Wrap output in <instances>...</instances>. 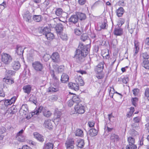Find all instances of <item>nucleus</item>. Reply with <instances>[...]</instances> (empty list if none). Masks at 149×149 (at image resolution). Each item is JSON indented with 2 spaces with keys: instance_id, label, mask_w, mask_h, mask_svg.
Masks as SVG:
<instances>
[{
  "instance_id": "41",
  "label": "nucleus",
  "mask_w": 149,
  "mask_h": 149,
  "mask_svg": "<svg viewBox=\"0 0 149 149\" xmlns=\"http://www.w3.org/2000/svg\"><path fill=\"white\" fill-rule=\"evenodd\" d=\"M33 20L36 22H40L41 20L42 17L40 15H35L33 16Z\"/></svg>"
},
{
  "instance_id": "36",
  "label": "nucleus",
  "mask_w": 149,
  "mask_h": 149,
  "mask_svg": "<svg viewBox=\"0 0 149 149\" xmlns=\"http://www.w3.org/2000/svg\"><path fill=\"white\" fill-rule=\"evenodd\" d=\"M89 135L92 137L96 136L97 134V131L95 129H91L89 130Z\"/></svg>"
},
{
  "instance_id": "57",
  "label": "nucleus",
  "mask_w": 149,
  "mask_h": 149,
  "mask_svg": "<svg viewBox=\"0 0 149 149\" xmlns=\"http://www.w3.org/2000/svg\"><path fill=\"white\" fill-rule=\"evenodd\" d=\"M139 91V90L137 88L134 89L133 90V94L135 96L138 95Z\"/></svg>"
},
{
  "instance_id": "35",
  "label": "nucleus",
  "mask_w": 149,
  "mask_h": 149,
  "mask_svg": "<svg viewBox=\"0 0 149 149\" xmlns=\"http://www.w3.org/2000/svg\"><path fill=\"white\" fill-rule=\"evenodd\" d=\"M114 33L116 36H120L123 34V30L121 28H116L114 31Z\"/></svg>"
},
{
  "instance_id": "18",
  "label": "nucleus",
  "mask_w": 149,
  "mask_h": 149,
  "mask_svg": "<svg viewBox=\"0 0 149 149\" xmlns=\"http://www.w3.org/2000/svg\"><path fill=\"white\" fill-rule=\"evenodd\" d=\"M76 14L78 19L82 21L85 20L86 18V15L84 13L81 12H76Z\"/></svg>"
},
{
  "instance_id": "16",
  "label": "nucleus",
  "mask_w": 149,
  "mask_h": 149,
  "mask_svg": "<svg viewBox=\"0 0 149 149\" xmlns=\"http://www.w3.org/2000/svg\"><path fill=\"white\" fill-rule=\"evenodd\" d=\"M139 43L137 40H134V55L135 56L138 53L139 48Z\"/></svg>"
},
{
  "instance_id": "61",
  "label": "nucleus",
  "mask_w": 149,
  "mask_h": 149,
  "mask_svg": "<svg viewBox=\"0 0 149 149\" xmlns=\"http://www.w3.org/2000/svg\"><path fill=\"white\" fill-rule=\"evenodd\" d=\"M134 129L131 130V134L132 136H135L138 134V132L136 131Z\"/></svg>"
},
{
  "instance_id": "60",
  "label": "nucleus",
  "mask_w": 149,
  "mask_h": 149,
  "mask_svg": "<svg viewBox=\"0 0 149 149\" xmlns=\"http://www.w3.org/2000/svg\"><path fill=\"white\" fill-rule=\"evenodd\" d=\"M114 91V88H111V89L109 91V95L110 96V97H111V98H113V94L114 93H111V91H112L113 92V91Z\"/></svg>"
},
{
  "instance_id": "47",
  "label": "nucleus",
  "mask_w": 149,
  "mask_h": 149,
  "mask_svg": "<svg viewBox=\"0 0 149 149\" xmlns=\"http://www.w3.org/2000/svg\"><path fill=\"white\" fill-rule=\"evenodd\" d=\"M131 101L132 105L135 107H136L137 105V103L138 101V99L137 97L132 98Z\"/></svg>"
},
{
  "instance_id": "22",
  "label": "nucleus",
  "mask_w": 149,
  "mask_h": 149,
  "mask_svg": "<svg viewBox=\"0 0 149 149\" xmlns=\"http://www.w3.org/2000/svg\"><path fill=\"white\" fill-rule=\"evenodd\" d=\"M69 77L68 75L65 73H63L61 76V81L62 83H65L68 81Z\"/></svg>"
},
{
  "instance_id": "25",
  "label": "nucleus",
  "mask_w": 149,
  "mask_h": 149,
  "mask_svg": "<svg viewBox=\"0 0 149 149\" xmlns=\"http://www.w3.org/2000/svg\"><path fill=\"white\" fill-rule=\"evenodd\" d=\"M149 58V54L147 52H144L142 53L141 55V61L148 60Z\"/></svg>"
},
{
  "instance_id": "6",
  "label": "nucleus",
  "mask_w": 149,
  "mask_h": 149,
  "mask_svg": "<svg viewBox=\"0 0 149 149\" xmlns=\"http://www.w3.org/2000/svg\"><path fill=\"white\" fill-rule=\"evenodd\" d=\"M53 62L58 63L60 62V58L58 53L57 52L54 53L51 57Z\"/></svg>"
},
{
  "instance_id": "31",
  "label": "nucleus",
  "mask_w": 149,
  "mask_h": 149,
  "mask_svg": "<svg viewBox=\"0 0 149 149\" xmlns=\"http://www.w3.org/2000/svg\"><path fill=\"white\" fill-rule=\"evenodd\" d=\"M31 87L29 85H27L24 86L23 87V89L24 92L29 94L31 91Z\"/></svg>"
},
{
  "instance_id": "3",
  "label": "nucleus",
  "mask_w": 149,
  "mask_h": 149,
  "mask_svg": "<svg viewBox=\"0 0 149 149\" xmlns=\"http://www.w3.org/2000/svg\"><path fill=\"white\" fill-rule=\"evenodd\" d=\"M127 141L129 142L128 145L126 147V149H136L137 146L134 144L135 142L134 139L132 137H129L128 138Z\"/></svg>"
},
{
  "instance_id": "12",
  "label": "nucleus",
  "mask_w": 149,
  "mask_h": 149,
  "mask_svg": "<svg viewBox=\"0 0 149 149\" xmlns=\"http://www.w3.org/2000/svg\"><path fill=\"white\" fill-rule=\"evenodd\" d=\"M43 126L45 127L49 130H52L53 127L51 120H45L43 124Z\"/></svg>"
},
{
  "instance_id": "44",
  "label": "nucleus",
  "mask_w": 149,
  "mask_h": 149,
  "mask_svg": "<svg viewBox=\"0 0 149 149\" xmlns=\"http://www.w3.org/2000/svg\"><path fill=\"white\" fill-rule=\"evenodd\" d=\"M63 10L61 8H56L55 13L56 15L59 17L61 16L62 14L63 13Z\"/></svg>"
},
{
  "instance_id": "17",
  "label": "nucleus",
  "mask_w": 149,
  "mask_h": 149,
  "mask_svg": "<svg viewBox=\"0 0 149 149\" xmlns=\"http://www.w3.org/2000/svg\"><path fill=\"white\" fill-rule=\"evenodd\" d=\"M16 52L17 54L19 55L23 56L24 48L19 45H17L16 46Z\"/></svg>"
},
{
  "instance_id": "30",
  "label": "nucleus",
  "mask_w": 149,
  "mask_h": 149,
  "mask_svg": "<svg viewBox=\"0 0 149 149\" xmlns=\"http://www.w3.org/2000/svg\"><path fill=\"white\" fill-rule=\"evenodd\" d=\"M43 107L42 106H40L38 108H36L34 112L32 113V115H38L40 113H41Z\"/></svg>"
},
{
  "instance_id": "26",
  "label": "nucleus",
  "mask_w": 149,
  "mask_h": 149,
  "mask_svg": "<svg viewBox=\"0 0 149 149\" xmlns=\"http://www.w3.org/2000/svg\"><path fill=\"white\" fill-rule=\"evenodd\" d=\"M76 145L78 147L80 148H82L84 145V140L82 139L78 140L76 143Z\"/></svg>"
},
{
  "instance_id": "52",
  "label": "nucleus",
  "mask_w": 149,
  "mask_h": 149,
  "mask_svg": "<svg viewBox=\"0 0 149 149\" xmlns=\"http://www.w3.org/2000/svg\"><path fill=\"white\" fill-rule=\"evenodd\" d=\"M107 23L106 21H104L100 26V28L103 29H106L107 27Z\"/></svg>"
},
{
  "instance_id": "42",
  "label": "nucleus",
  "mask_w": 149,
  "mask_h": 149,
  "mask_svg": "<svg viewBox=\"0 0 149 149\" xmlns=\"http://www.w3.org/2000/svg\"><path fill=\"white\" fill-rule=\"evenodd\" d=\"M45 36L47 39L49 40H52L54 38V35L50 32L48 33L47 34H46V35H45Z\"/></svg>"
},
{
  "instance_id": "53",
  "label": "nucleus",
  "mask_w": 149,
  "mask_h": 149,
  "mask_svg": "<svg viewBox=\"0 0 149 149\" xmlns=\"http://www.w3.org/2000/svg\"><path fill=\"white\" fill-rule=\"evenodd\" d=\"M43 115L47 117H49L52 114V113L49 111H47L46 112H43Z\"/></svg>"
},
{
  "instance_id": "55",
  "label": "nucleus",
  "mask_w": 149,
  "mask_h": 149,
  "mask_svg": "<svg viewBox=\"0 0 149 149\" xmlns=\"http://www.w3.org/2000/svg\"><path fill=\"white\" fill-rule=\"evenodd\" d=\"M82 32V30L77 29L74 30V33L77 35H80Z\"/></svg>"
},
{
  "instance_id": "4",
  "label": "nucleus",
  "mask_w": 149,
  "mask_h": 149,
  "mask_svg": "<svg viewBox=\"0 0 149 149\" xmlns=\"http://www.w3.org/2000/svg\"><path fill=\"white\" fill-rule=\"evenodd\" d=\"M1 56L2 61L6 64L9 63L12 60L11 56L9 54L6 53H2Z\"/></svg>"
},
{
  "instance_id": "56",
  "label": "nucleus",
  "mask_w": 149,
  "mask_h": 149,
  "mask_svg": "<svg viewBox=\"0 0 149 149\" xmlns=\"http://www.w3.org/2000/svg\"><path fill=\"white\" fill-rule=\"evenodd\" d=\"M11 112L10 113L12 114H14L16 112L17 110L16 107H12L11 108Z\"/></svg>"
},
{
  "instance_id": "2",
  "label": "nucleus",
  "mask_w": 149,
  "mask_h": 149,
  "mask_svg": "<svg viewBox=\"0 0 149 149\" xmlns=\"http://www.w3.org/2000/svg\"><path fill=\"white\" fill-rule=\"evenodd\" d=\"M32 66L36 72H40L42 74H44V72L42 71L44 68L43 65L40 62L37 61L33 62Z\"/></svg>"
},
{
  "instance_id": "11",
  "label": "nucleus",
  "mask_w": 149,
  "mask_h": 149,
  "mask_svg": "<svg viewBox=\"0 0 149 149\" xmlns=\"http://www.w3.org/2000/svg\"><path fill=\"white\" fill-rule=\"evenodd\" d=\"M104 62L102 61L99 63L96 66L95 68V70L97 72H100L102 71L104 68Z\"/></svg>"
},
{
  "instance_id": "62",
  "label": "nucleus",
  "mask_w": 149,
  "mask_h": 149,
  "mask_svg": "<svg viewBox=\"0 0 149 149\" xmlns=\"http://www.w3.org/2000/svg\"><path fill=\"white\" fill-rule=\"evenodd\" d=\"M128 81V77H124L122 80L123 83L124 84H127Z\"/></svg>"
},
{
  "instance_id": "63",
  "label": "nucleus",
  "mask_w": 149,
  "mask_h": 149,
  "mask_svg": "<svg viewBox=\"0 0 149 149\" xmlns=\"http://www.w3.org/2000/svg\"><path fill=\"white\" fill-rule=\"evenodd\" d=\"M88 124L90 127H92L94 126L95 123L93 122H88Z\"/></svg>"
},
{
  "instance_id": "45",
  "label": "nucleus",
  "mask_w": 149,
  "mask_h": 149,
  "mask_svg": "<svg viewBox=\"0 0 149 149\" xmlns=\"http://www.w3.org/2000/svg\"><path fill=\"white\" fill-rule=\"evenodd\" d=\"M59 35L63 40L66 41L68 39L67 35L65 33H61V34Z\"/></svg>"
},
{
  "instance_id": "43",
  "label": "nucleus",
  "mask_w": 149,
  "mask_h": 149,
  "mask_svg": "<svg viewBox=\"0 0 149 149\" xmlns=\"http://www.w3.org/2000/svg\"><path fill=\"white\" fill-rule=\"evenodd\" d=\"M31 14L28 13L24 14L23 17L24 19L26 21L29 22L31 18Z\"/></svg>"
},
{
  "instance_id": "49",
  "label": "nucleus",
  "mask_w": 149,
  "mask_h": 149,
  "mask_svg": "<svg viewBox=\"0 0 149 149\" xmlns=\"http://www.w3.org/2000/svg\"><path fill=\"white\" fill-rule=\"evenodd\" d=\"M132 128L134 129L137 130L140 128L139 124L134 122L132 124Z\"/></svg>"
},
{
  "instance_id": "59",
  "label": "nucleus",
  "mask_w": 149,
  "mask_h": 149,
  "mask_svg": "<svg viewBox=\"0 0 149 149\" xmlns=\"http://www.w3.org/2000/svg\"><path fill=\"white\" fill-rule=\"evenodd\" d=\"M73 103H74V102L72 100H70L68 102V106L70 107H71L73 105Z\"/></svg>"
},
{
  "instance_id": "23",
  "label": "nucleus",
  "mask_w": 149,
  "mask_h": 149,
  "mask_svg": "<svg viewBox=\"0 0 149 149\" xmlns=\"http://www.w3.org/2000/svg\"><path fill=\"white\" fill-rule=\"evenodd\" d=\"M119 136L117 135L114 134H112L110 136V140L111 142H114L117 141L119 140Z\"/></svg>"
},
{
  "instance_id": "64",
  "label": "nucleus",
  "mask_w": 149,
  "mask_h": 149,
  "mask_svg": "<svg viewBox=\"0 0 149 149\" xmlns=\"http://www.w3.org/2000/svg\"><path fill=\"white\" fill-rule=\"evenodd\" d=\"M6 129L3 127L0 128V134H2L5 132Z\"/></svg>"
},
{
  "instance_id": "50",
  "label": "nucleus",
  "mask_w": 149,
  "mask_h": 149,
  "mask_svg": "<svg viewBox=\"0 0 149 149\" xmlns=\"http://www.w3.org/2000/svg\"><path fill=\"white\" fill-rule=\"evenodd\" d=\"M134 122L139 123L141 121V118L140 116L134 117L133 119Z\"/></svg>"
},
{
  "instance_id": "38",
  "label": "nucleus",
  "mask_w": 149,
  "mask_h": 149,
  "mask_svg": "<svg viewBox=\"0 0 149 149\" xmlns=\"http://www.w3.org/2000/svg\"><path fill=\"white\" fill-rule=\"evenodd\" d=\"M58 86H55V87L51 86L49 88V92H56L58 90Z\"/></svg>"
},
{
  "instance_id": "54",
  "label": "nucleus",
  "mask_w": 149,
  "mask_h": 149,
  "mask_svg": "<svg viewBox=\"0 0 149 149\" xmlns=\"http://www.w3.org/2000/svg\"><path fill=\"white\" fill-rule=\"evenodd\" d=\"M64 66L63 65L59 66L57 68V71L58 73L61 72L63 71Z\"/></svg>"
},
{
  "instance_id": "19",
  "label": "nucleus",
  "mask_w": 149,
  "mask_h": 149,
  "mask_svg": "<svg viewBox=\"0 0 149 149\" xmlns=\"http://www.w3.org/2000/svg\"><path fill=\"white\" fill-rule=\"evenodd\" d=\"M69 21L74 24L76 23L78 21V19L77 14L72 15L69 19Z\"/></svg>"
},
{
  "instance_id": "15",
  "label": "nucleus",
  "mask_w": 149,
  "mask_h": 149,
  "mask_svg": "<svg viewBox=\"0 0 149 149\" xmlns=\"http://www.w3.org/2000/svg\"><path fill=\"white\" fill-rule=\"evenodd\" d=\"M68 86L70 88L74 89L75 91H78L79 89V85L76 83H70L68 84Z\"/></svg>"
},
{
  "instance_id": "28",
  "label": "nucleus",
  "mask_w": 149,
  "mask_h": 149,
  "mask_svg": "<svg viewBox=\"0 0 149 149\" xmlns=\"http://www.w3.org/2000/svg\"><path fill=\"white\" fill-rule=\"evenodd\" d=\"M124 10L122 7H120L116 10V13L118 17H120L122 16L124 13Z\"/></svg>"
},
{
  "instance_id": "9",
  "label": "nucleus",
  "mask_w": 149,
  "mask_h": 149,
  "mask_svg": "<svg viewBox=\"0 0 149 149\" xmlns=\"http://www.w3.org/2000/svg\"><path fill=\"white\" fill-rule=\"evenodd\" d=\"M55 29L58 35H60L63 30V26L61 23H59L57 24L55 28Z\"/></svg>"
},
{
  "instance_id": "51",
  "label": "nucleus",
  "mask_w": 149,
  "mask_h": 149,
  "mask_svg": "<svg viewBox=\"0 0 149 149\" xmlns=\"http://www.w3.org/2000/svg\"><path fill=\"white\" fill-rule=\"evenodd\" d=\"M51 56L49 54H46L43 57V59L45 61L47 62L51 58Z\"/></svg>"
},
{
  "instance_id": "21",
  "label": "nucleus",
  "mask_w": 149,
  "mask_h": 149,
  "mask_svg": "<svg viewBox=\"0 0 149 149\" xmlns=\"http://www.w3.org/2000/svg\"><path fill=\"white\" fill-rule=\"evenodd\" d=\"M75 82L79 85L81 86L84 85V81L80 76L76 78Z\"/></svg>"
},
{
  "instance_id": "5",
  "label": "nucleus",
  "mask_w": 149,
  "mask_h": 149,
  "mask_svg": "<svg viewBox=\"0 0 149 149\" xmlns=\"http://www.w3.org/2000/svg\"><path fill=\"white\" fill-rule=\"evenodd\" d=\"M75 111L79 114H82L85 112L84 107L81 104H76L74 107Z\"/></svg>"
},
{
  "instance_id": "33",
  "label": "nucleus",
  "mask_w": 149,
  "mask_h": 149,
  "mask_svg": "<svg viewBox=\"0 0 149 149\" xmlns=\"http://www.w3.org/2000/svg\"><path fill=\"white\" fill-rule=\"evenodd\" d=\"M74 141L72 139H68L66 141L65 145L66 146H74Z\"/></svg>"
},
{
  "instance_id": "10",
  "label": "nucleus",
  "mask_w": 149,
  "mask_h": 149,
  "mask_svg": "<svg viewBox=\"0 0 149 149\" xmlns=\"http://www.w3.org/2000/svg\"><path fill=\"white\" fill-rule=\"evenodd\" d=\"M50 29L47 27H44L43 29L40 28L38 29V31L40 33H42L45 36L50 32Z\"/></svg>"
},
{
  "instance_id": "13",
  "label": "nucleus",
  "mask_w": 149,
  "mask_h": 149,
  "mask_svg": "<svg viewBox=\"0 0 149 149\" xmlns=\"http://www.w3.org/2000/svg\"><path fill=\"white\" fill-rule=\"evenodd\" d=\"M35 138L36 139L39 141L42 142L44 141L43 136L41 134L37 132H36L33 134Z\"/></svg>"
},
{
  "instance_id": "24",
  "label": "nucleus",
  "mask_w": 149,
  "mask_h": 149,
  "mask_svg": "<svg viewBox=\"0 0 149 149\" xmlns=\"http://www.w3.org/2000/svg\"><path fill=\"white\" fill-rule=\"evenodd\" d=\"M12 67L14 70H18L20 67V64L18 61H15L12 63Z\"/></svg>"
},
{
  "instance_id": "14",
  "label": "nucleus",
  "mask_w": 149,
  "mask_h": 149,
  "mask_svg": "<svg viewBox=\"0 0 149 149\" xmlns=\"http://www.w3.org/2000/svg\"><path fill=\"white\" fill-rule=\"evenodd\" d=\"M16 100L15 97H13L10 100H7L5 101L4 102V104L6 106H8V105H11L12 104L15 102Z\"/></svg>"
},
{
  "instance_id": "34",
  "label": "nucleus",
  "mask_w": 149,
  "mask_h": 149,
  "mask_svg": "<svg viewBox=\"0 0 149 149\" xmlns=\"http://www.w3.org/2000/svg\"><path fill=\"white\" fill-rule=\"evenodd\" d=\"M142 61V65L146 69H149V61L143 60Z\"/></svg>"
},
{
  "instance_id": "32",
  "label": "nucleus",
  "mask_w": 149,
  "mask_h": 149,
  "mask_svg": "<svg viewBox=\"0 0 149 149\" xmlns=\"http://www.w3.org/2000/svg\"><path fill=\"white\" fill-rule=\"evenodd\" d=\"M53 147L54 145L52 143L48 142L44 144L43 149H53Z\"/></svg>"
},
{
  "instance_id": "58",
  "label": "nucleus",
  "mask_w": 149,
  "mask_h": 149,
  "mask_svg": "<svg viewBox=\"0 0 149 149\" xmlns=\"http://www.w3.org/2000/svg\"><path fill=\"white\" fill-rule=\"evenodd\" d=\"M145 96L148 98L149 97V88H148L146 89L145 92Z\"/></svg>"
},
{
  "instance_id": "7",
  "label": "nucleus",
  "mask_w": 149,
  "mask_h": 149,
  "mask_svg": "<svg viewBox=\"0 0 149 149\" xmlns=\"http://www.w3.org/2000/svg\"><path fill=\"white\" fill-rule=\"evenodd\" d=\"M24 130H21L17 134L16 139L19 141L23 142L25 141V137L22 135Z\"/></svg>"
},
{
  "instance_id": "37",
  "label": "nucleus",
  "mask_w": 149,
  "mask_h": 149,
  "mask_svg": "<svg viewBox=\"0 0 149 149\" xmlns=\"http://www.w3.org/2000/svg\"><path fill=\"white\" fill-rule=\"evenodd\" d=\"M75 134L76 136L82 137L84 135L83 132L81 130L78 129L75 132Z\"/></svg>"
},
{
  "instance_id": "29",
  "label": "nucleus",
  "mask_w": 149,
  "mask_h": 149,
  "mask_svg": "<svg viewBox=\"0 0 149 149\" xmlns=\"http://www.w3.org/2000/svg\"><path fill=\"white\" fill-rule=\"evenodd\" d=\"M74 103H76V104H79V103L81 102V100L79 97L77 95H74L72 99Z\"/></svg>"
},
{
  "instance_id": "1",
  "label": "nucleus",
  "mask_w": 149,
  "mask_h": 149,
  "mask_svg": "<svg viewBox=\"0 0 149 149\" xmlns=\"http://www.w3.org/2000/svg\"><path fill=\"white\" fill-rule=\"evenodd\" d=\"M90 44L85 46L82 43H79L74 56L77 63H80L84 61V58L87 56L90 51Z\"/></svg>"
},
{
  "instance_id": "27",
  "label": "nucleus",
  "mask_w": 149,
  "mask_h": 149,
  "mask_svg": "<svg viewBox=\"0 0 149 149\" xmlns=\"http://www.w3.org/2000/svg\"><path fill=\"white\" fill-rule=\"evenodd\" d=\"M81 39L83 41L87 40L88 41L90 44H91V41L89 38V37L86 33H84L82 34L81 37Z\"/></svg>"
},
{
  "instance_id": "46",
  "label": "nucleus",
  "mask_w": 149,
  "mask_h": 149,
  "mask_svg": "<svg viewBox=\"0 0 149 149\" xmlns=\"http://www.w3.org/2000/svg\"><path fill=\"white\" fill-rule=\"evenodd\" d=\"M49 100L50 101L54 102L56 101L58 99V97L57 96L55 95H52L50 96L49 97Z\"/></svg>"
},
{
  "instance_id": "40",
  "label": "nucleus",
  "mask_w": 149,
  "mask_h": 149,
  "mask_svg": "<svg viewBox=\"0 0 149 149\" xmlns=\"http://www.w3.org/2000/svg\"><path fill=\"white\" fill-rule=\"evenodd\" d=\"M3 80L6 83L9 84H11L14 82V80L13 79L4 78L3 79Z\"/></svg>"
},
{
  "instance_id": "20",
  "label": "nucleus",
  "mask_w": 149,
  "mask_h": 149,
  "mask_svg": "<svg viewBox=\"0 0 149 149\" xmlns=\"http://www.w3.org/2000/svg\"><path fill=\"white\" fill-rule=\"evenodd\" d=\"M20 112H23L24 115H26L28 112V107L26 104H23L20 109Z\"/></svg>"
},
{
  "instance_id": "48",
  "label": "nucleus",
  "mask_w": 149,
  "mask_h": 149,
  "mask_svg": "<svg viewBox=\"0 0 149 149\" xmlns=\"http://www.w3.org/2000/svg\"><path fill=\"white\" fill-rule=\"evenodd\" d=\"M15 72L12 70H8L6 71V75L8 77H11V76L15 74Z\"/></svg>"
},
{
  "instance_id": "8",
  "label": "nucleus",
  "mask_w": 149,
  "mask_h": 149,
  "mask_svg": "<svg viewBox=\"0 0 149 149\" xmlns=\"http://www.w3.org/2000/svg\"><path fill=\"white\" fill-rule=\"evenodd\" d=\"M61 112L58 110V109H56L54 113V120H56L58 122L60 121L61 118Z\"/></svg>"
},
{
  "instance_id": "39",
  "label": "nucleus",
  "mask_w": 149,
  "mask_h": 149,
  "mask_svg": "<svg viewBox=\"0 0 149 149\" xmlns=\"http://www.w3.org/2000/svg\"><path fill=\"white\" fill-rule=\"evenodd\" d=\"M127 22V28L129 30V31L130 33L132 34L133 32L134 29L135 28V26L134 25L132 26V24L130 26L129 25V21Z\"/></svg>"
}]
</instances>
